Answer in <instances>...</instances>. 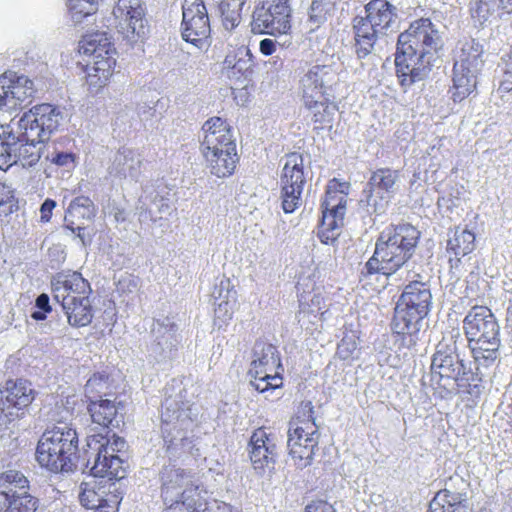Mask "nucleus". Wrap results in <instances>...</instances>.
<instances>
[{
	"label": "nucleus",
	"mask_w": 512,
	"mask_h": 512,
	"mask_svg": "<svg viewBox=\"0 0 512 512\" xmlns=\"http://www.w3.org/2000/svg\"><path fill=\"white\" fill-rule=\"evenodd\" d=\"M20 128L12 119L9 123L0 125V170H7L15 164V145L17 144Z\"/></svg>",
	"instance_id": "obj_33"
},
{
	"label": "nucleus",
	"mask_w": 512,
	"mask_h": 512,
	"mask_svg": "<svg viewBox=\"0 0 512 512\" xmlns=\"http://www.w3.org/2000/svg\"><path fill=\"white\" fill-rule=\"evenodd\" d=\"M305 512H336V509L327 501L316 500L306 506Z\"/></svg>",
	"instance_id": "obj_55"
},
{
	"label": "nucleus",
	"mask_w": 512,
	"mask_h": 512,
	"mask_svg": "<svg viewBox=\"0 0 512 512\" xmlns=\"http://www.w3.org/2000/svg\"><path fill=\"white\" fill-rule=\"evenodd\" d=\"M443 44L439 25L428 18L415 20L398 36L395 66L402 87H410L428 77Z\"/></svg>",
	"instance_id": "obj_1"
},
{
	"label": "nucleus",
	"mask_w": 512,
	"mask_h": 512,
	"mask_svg": "<svg viewBox=\"0 0 512 512\" xmlns=\"http://www.w3.org/2000/svg\"><path fill=\"white\" fill-rule=\"evenodd\" d=\"M249 375L253 378L250 384L251 386L260 393H272L282 385V377L278 372H264L262 374L251 373Z\"/></svg>",
	"instance_id": "obj_43"
},
{
	"label": "nucleus",
	"mask_w": 512,
	"mask_h": 512,
	"mask_svg": "<svg viewBox=\"0 0 512 512\" xmlns=\"http://www.w3.org/2000/svg\"><path fill=\"white\" fill-rule=\"evenodd\" d=\"M320 105H314L310 110H314V122L320 124H330L333 120L335 106L326 105L322 99H319Z\"/></svg>",
	"instance_id": "obj_49"
},
{
	"label": "nucleus",
	"mask_w": 512,
	"mask_h": 512,
	"mask_svg": "<svg viewBox=\"0 0 512 512\" xmlns=\"http://www.w3.org/2000/svg\"><path fill=\"white\" fill-rule=\"evenodd\" d=\"M344 345H345V342L342 341V343L338 346V353L340 354V356L342 358H347L352 353V351L355 349V345L353 344L352 349H348L346 352L344 351Z\"/></svg>",
	"instance_id": "obj_63"
},
{
	"label": "nucleus",
	"mask_w": 512,
	"mask_h": 512,
	"mask_svg": "<svg viewBox=\"0 0 512 512\" xmlns=\"http://www.w3.org/2000/svg\"><path fill=\"white\" fill-rule=\"evenodd\" d=\"M126 448V441L113 434H93L87 436L84 456L86 465L84 472L108 480H120L125 477L123 459L118 453Z\"/></svg>",
	"instance_id": "obj_10"
},
{
	"label": "nucleus",
	"mask_w": 512,
	"mask_h": 512,
	"mask_svg": "<svg viewBox=\"0 0 512 512\" xmlns=\"http://www.w3.org/2000/svg\"><path fill=\"white\" fill-rule=\"evenodd\" d=\"M346 212V198L332 191V185L329 184L325 200L322 203V220L318 231V237L324 244H333L337 241L343 226L344 215Z\"/></svg>",
	"instance_id": "obj_20"
},
{
	"label": "nucleus",
	"mask_w": 512,
	"mask_h": 512,
	"mask_svg": "<svg viewBox=\"0 0 512 512\" xmlns=\"http://www.w3.org/2000/svg\"><path fill=\"white\" fill-rule=\"evenodd\" d=\"M244 5H237L229 1H221L220 10L222 13V22L226 30H232L240 22V12Z\"/></svg>",
	"instance_id": "obj_44"
},
{
	"label": "nucleus",
	"mask_w": 512,
	"mask_h": 512,
	"mask_svg": "<svg viewBox=\"0 0 512 512\" xmlns=\"http://www.w3.org/2000/svg\"><path fill=\"white\" fill-rule=\"evenodd\" d=\"M281 367L277 349L270 343L256 341L253 347V360L251 362V373L262 374L264 372H277Z\"/></svg>",
	"instance_id": "obj_29"
},
{
	"label": "nucleus",
	"mask_w": 512,
	"mask_h": 512,
	"mask_svg": "<svg viewBox=\"0 0 512 512\" xmlns=\"http://www.w3.org/2000/svg\"><path fill=\"white\" fill-rule=\"evenodd\" d=\"M483 52V46L475 39L460 43L453 65L451 93L454 102L463 101L476 89L477 77L484 64Z\"/></svg>",
	"instance_id": "obj_12"
},
{
	"label": "nucleus",
	"mask_w": 512,
	"mask_h": 512,
	"mask_svg": "<svg viewBox=\"0 0 512 512\" xmlns=\"http://www.w3.org/2000/svg\"><path fill=\"white\" fill-rule=\"evenodd\" d=\"M142 157L131 148L123 147L115 154L108 169L111 177L137 181L141 174Z\"/></svg>",
	"instance_id": "obj_27"
},
{
	"label": "nucleus",
	"mask_w": 512,
	"mask_h": 512,
	"mask_svg": "<svg viewBox=\"0 0 512 512\" xmlns=\"http://www.w3.org/2000/svg\"><path fill=\"white\" fill-rule=\"evenodd\" d=\"M100 0H67V7L74 24H80L98 9Z\"/></svg>",
	"instance_id": "obj_42"
},
{
	"label": "nucleus",
	"mask_w": 512,
	"mask_h": 512,
	"mask_svg": "<svg viewBox=\"0 0 512 512\" xmlns=\"http://www.w3.org/2000/svg\"><path fill=\"white\" fill-rule=\"evenodd\" d=\"M151 203L156 206V208H157V210H158V212L160 214H168V213H170L171 207L169 205V200L168 199H166V198L156 194L151 199Z\"/></svg>",
	"instance_id": "obj_57"
},
{
	"label": "nucleus",
	"mask_w": 512,
	"mask_h": 512,
	"mask_svg": "<svg viewBox=\"0 0 512 512\" xmlns=\"http://www.w3.org/2000/svg\"><path fill=\"white\" fill-rule=\"evenodd\" d=\"M159 323L153 328V340L148 348L150 356L156 361H162L172 356L173 350L179 343L177 326L170 323Z\"/></svg>",
	"instance_id": "obj_26"
},
{
	"label": "nucleus",
	"mask_w": 512,
	"mask_h": 512,
	"mask_svg": "<svg viewBox=\"0 0 512 512\" xmlns=\"http://www.w3.org/2000/svg\"><path fill=\"white\" fill-rule=\"evenodd\" d=\"M364 12L365 16L352 21L353 50L362 67L375 64L379 39L395 31L399 23V9L388 0H370Z\"/></svg>",
	"instance_id": "obj_4"
},
{
	"label": "nucleus",
	"mask_w": 512,
	"mask_h": 512,
	"mask_svg": "<svg viewBox=\"0 0 512 512\" xmlns=\"http://www.w3.org/2000/svg\"><path fill=\"white\" fill-rule=\"evenodd\" d=\"M87 486L88 484L85 483V487L79 495L80 503L87 509L96 510L108 498H104L102 493L96 492L94 488H88Z\"/></svg>",
	"instance_id": "obj_48"
},
{
	"label": "nucleus",
	"mask_w": 512,
	"mask_h": 512,
	"mask_svg": "<svg viewBox=\"0 0 512 512\" xmlns=\"http://www.w3.org/2000/svg\"><path fill=\"white\" fill-rule=\"evenodd\" d=\"M88 411L93 423L104 428L113 426L114 422H116V425L119 423L116 419L118 413L117 407L111 400H91L88 405Z\"/></svg>",
	"instance_id": "obj_37"
},
{
	"label": "nucleus",
	"mask_w": 512,
	"mask_h": 512,
	"mask_svg": "<svg viewBox=\"0 0 512 512\" xmlns=\"http://www.w3.org/2000/svg\"><path fill=\"white\" fill-rule=\"evenodd\" d=\"M214 504L217 506V512H232L231 506H229L225 503L219 504L216 501H214ZM201 512H206V511H201Z\"/></svg>",
	"instance_id": "obj_64"
},
{
	"label": "nucleus",
	"mask_w": 512,
	"mask_h": 512,
	"mask_svg": "<svg viewBox=\"0 0 512 512\" xmlns=\"http://www.w3.org/2000/svg\"><path fill=\"white\" fill-rule=\"evenodd\" d=\"M182 11V38L197 46L211 32L206 6L201 0H184Z\"/></svg>",
	"instance_id": "obj_22"
},
{
	"label": "nucleus",
	"mask_w": 512,
	"mask_h": 512,
	"mask_svg": "<svg viewBox=\"0 0 512 512\" xmlns=\"http://www.w3.org/2000/svg\"><path fill=\"white\" fill-rule=\"evenodd\" d=\"M281 188V206L286 214L295 212L302 205L303 190L295 188Z\"/></svg>",
	"instance_id": "obj_45"
},
{
	"label": "nucleus",
	"mask_w": 512,
	"mask_h": 512,
	"mask_svg": "<svg viewBox=\"0 0 512 512\" xmlns=\"http://www.w3.org/2000/svg\"><path fill=\"white\" fill-rule=\"evenodd\" d=\"M253 55L246 46L239 47L233 54L225 57L223 69L228 71V77L248 79L253 73Z\"/></svg>",
	"instance_id": "obj_32"
},
{
	"label": "nucleus",
	"mask_w": 512,
	"mask_h": 512,
	"mask_svg": "<svg viewBox=\"0 0 512 512\" xmlns=\"http://www.w3.org/2000/svg\"><path fill=\"white\" fill-rule=\"evenodd\" d=\"M56 207V202L53 199L47 198L40 207L41 221L49 222L52 216V211Z\"/></svg>",
	"instance_id": "obj_56"
},
{
	"label": "nucleus",
	"mask_w": 512,
	"mask_h": 512,
	"mask_svg": "<svg viewBox=\"0 0 512 512\" xmlns=\"http://www.w3.org/2000/svg\"><path fill=\"white\" fill-rule=\"evenodd\" d=\"M276 41L270 38H265L260 41L259 49L263 55L270 56L276 52Z\"/></svg>",
	"instance_id": "obj_58"
},
{
	"label": "nucleus",
	"mask_w": 512,
	"mask_h": 512,
	"mask_svg": "<svg viewBox=\"0 0 512 512\" xmlns=\"http://www.w3.org/2000/svg\"><path fill=\"white\" fill-rule=\"evenodd\" d=\"M148 195L141 196L138 200V204L136 206V210L139 215V221H147L152 220L155 221V219L152 216L151 209L148 208Z\"/></svg>",
	"instance_id": "obj_54"
},
{
	"label": "nucleus",
	"mask_w": 512,
	"mask_h": 512,
	"mask_svg": "<svg viewBox=\"0 0 512 512\" xmlns=\"http://www.w3.org/2000/svg\"><path fill=\"white\" fill-rule=\"evenodd\" d=\"M63 120L64 114L59 107L43 103L25 112L18 120L14 119V122L20 130H25L26 134L48 141Z\"/></svg>",
	"instance_id": "obj_18"
},
{
	"label": "nucleus",
	"mask_w": 512,
	"mask_h": 512,
	"mask_svg": "<svg viewBox=\"0 0 512 512\" xmlns=\"http://www.w3.org/2000/svg\"><path fill=\"white\" fill-rule=\"evenodd\" d=\"M318 427L312 422L299 426L291 424L288 430L287 448L291 459L298 468H305L312 463L314 449L318 446Z\"/></svg>",
	"instance_id": "obj_19"
},
{
	"label": "nucleus",
	"mask_w": 512,
	"mask_h": 512,
	"mask_svg": "<svg viewBox=\"0 0 512 512\" xmlns=\"http://www.w3.org/2000/svg\"><path fill=\"white\" fill-rule=\"evenodd\" d=\"M431 308L432 293L427 283L412 281L404 287L392 321V330L401 336L403 347L411 349L416 346Z\"/></svg>",
	"instance_id": "obj_5"
},
{
	"label": "nucleus",
	"mask_w": 512,
	"mask_h": 512,
	"mask_svg": "<svg viewBox=\"0 0 512 512\" xmlns=\"http://www.w3.org/2000/svg\"><path fill=\"white\" fill-rule=\"evenodd\" d=\"M72 327L88 326L93 319V309L90 296H81V299L66 298V302L60 303Z\"/></svg>",
	"instance_id": "obj_30"
},
{
	"label": "nucleus",
	"mask_w": 512,
	"mask_h": 512,
	"mask_svg": "<svg viewBox=\"0 0 512 512\" xmlns=\"http://www.w3.org/2000/svg\"><path fill=\"white\" fill-rule=\"evenodd\" d=\"M161 495L166 512H201L208 510L207 491L191 482L190 473L174 464L164 465L160 472Z\"/></svg>",
	"instance_id": "obj_9"
},
{
	"label": "nucleus",
	"mask_w": 512,
	"mask_h": 512,
	"mask_svg": "<svg viewBox=\"0 0 512 512\" xmlns=\"http://www.w3.org/2000/svg\"><path fill=\"white\" fill-rule=\"evenodd\" d=\"M34 400L32 384L22 378L9 379L0 387V427L20 418Z\"/></svg>",
	"instance_id": "obj_17"
},
{
	"label": "nucleus",
	"mask_w": 512,
	"mask_h": 512,
	"mask_svg": "<svg viewBox=\"0 0 512 512\" xmlns=\"http://www.w3.org/2000/svg\"><path fill=\"white\" fill-rule=\"evenodd\" d=\"M118 501L115 496L108 498L105 500L102 505H100L95 512H115V508Z\"/></svg>",
	"instance_id": "obj_60"
},
{
	"label": "nucleus",
	"mask_w": 512,
	"mask_h": 512,
	"mask_svg": "<svg viewBox=\"0 0 512 512\" xmlns=\"http://www.w3.org/2000/svg\"><path fill=\"white\" fill-rule=\"evenodd\" d=\"M428 512H471L467 501H442V495H436L430 502Z\"/></svg>",
	"instance_id": "obj_46"
},
{
	"label": "nucleus",
	"mask_w": 512,
	"mask_h": 512,
	"mask_svg": "<svg viewBox=\"0 0 512 512\" xmlns=\"http://www.w3.org/2000/svg\"><path fill=\"white\" fill-rule=\"evenodd\" d=\"M250 460L255 470H263L265 467L274 465L278 456V448L273 435L268 434L265 429H256L250 437Z\"/></svg>",
	"instance_id": "obj_24"
},
{
	"label": "nucleus",
	"mask_w": 512,
	"mask_h": 512,
	"mask_svg": "<svg viewBox=\"0 0 512 512\" xmlns=\"http://www.w3.org/2000/svg\"><path fill=\"white\" fill-rule=\"evenodd\" d=\"M451 233L447 241V252L453 254L457 260L474 250L475 234L472 231L457 226Z\"/></svg>",
	"instance_id": "obj_35"
},
{
	"label": "nucleus",
	"mask_w": 512,
	"mask_h": 512,
	"mask_svg": "<svg viewBox=\"0 0 512 512\" xmlns=\"http://www.w3.org/2000/svg\"><path fill=\"white\" fill-rule=\"evenodd\" d=\"M96 215V208L93 201L86 196H79L73 199L65 214V228L76 233L82 244L90 243V235L85 233L86 222H91Z\"/></svg>",
	"instance_id": "obj_23"
},
{
	"label": "nucleus",
	"mask_w": 512,
	"mask_h": 512,
	"mask_svg": "<svg viewBox=\"0 0 512 512\" xmlns=\"http://www.w3.org/2000/svg\"><path fill=\"white\" fill-rule=\"evenodd\" d=\"M503 290L506 294L511 295L507 308V321H512V278H507L503 281Z\"/></svg>",
	"instance_id": "obj_59"
},
{
	"label": "nucleus",
	"mask_w": 512,
	"mask_h": 512,
	"mask_svg": "<svg viewBox=\"0 0 512 512\" xmlns=\"http://www.w3.org/2000/svg\"><path fill=\"white\" fill-rule=\"evenodd\" d=\"M9 78L6 75L0 76V110L10 109L12 102L9 99Z\"/></svg>",
	"instance_id": "obj_53"
},
{
	"label": "nucleus",
	"mask_w": 512,
	"mask_h": 512,
	"mask_svg": "<svg viewBox=\"0 0 512 512\" xmlns=\"http://www.w3.org/2000/svg\"><path fill=\"white\" fill-rule=\"evenodd\" d=\"M482 366L466 362L458 353L454 336L443 338L431 358L430 380L432 385L443 388L448 395L469 394L478 398L482 393Z\"/></svg>",
	"instance_id": "obj_2"
},
{
	"label": "nucleus",
	"mask_w": 512,
	"mask_h": 512,
	"mask_svg": "<svg viewBox=\"0 0 512 512\" xmlns=\"http://www.w3.org/2000/svg\"><path fill=\"white\" fill-rule=\"evenodd\" d=\"M108 388V376L105 373H94L85 385L86 397L91 401L100 396Z\"/></svg>",
	"instance_id": "obj_47"
},
{
	"label": "nucleus",
	"mask_w": 512,
	"mask_h": 512,
	"mask_svg": "<svg viewBox=\"0 0 512 512\" xmlns=\"http://www.w3.org/2000/svg\"><path fill=\"white\" fill-rule=\"evenodd\" d=\"M54 299L59 303L66 302V298L81 299V296H90L92 289L90 283L79 272L58 274L51 282Z\"/></svg>",
	"instance_id": "obj_25"
},
{
	"label": "nucleus",
	"mask_w": 512,
	"mask_h": 512,
	"mask_svg": "<svg viewBox=\"0 0 512 512\" xmlns=\"http://www.w3.org/2000/svg\"><path fill=\"white\" fill-rule=\"evenodd\" d=\"M469 483L462 476L454 474L448 478L445 488L436 495H442V501H467Z\"/></svg>",
	"instance_id": "obj_41"
},
{
	"label": "nucleus",
	"mask_w": 512,
	"mask_h": 512,
	"mask_svg": "<svg viewBox=\"0 0 512 512\" xmlns=\"http://www.w3.org/2000/svg\"><path fill=\"white\" fill-rule=\"evenodd\" d=\"M9 99L10 109H15L27 102L35 93L33 82L26 76H19L16 79L9 78Z\"/></svg>",
	"instance_id": "obj_38"
},
{
	"label": "nucleus",
	"mask_w": 512,
	"mask_h": 512,
	"mask_svg": "<svg viewBox=\"0 0 512 512\" xmlns=\"http://www.w3.org/2000/svg\"><path fill=\"white\" fill-rule=\"evenodd\" d=\"M463 329L474 363L483 368L492 366L500 355L501 340L500 326L491 310L473 307L463 320Z\"/></svg>",
	"instance_id": "obj_6"
},
{
	"label": "nucleus",
	"mask_w": 512,
	"mask_h": 512,
	"mask_svg": "<svg viewBox=\"0 0 512 512\" xmlns=\"http://www.w3.org/2000/svg\"><path fill=\"white\" fill-rule=\"evenodd\" d=\"M200 137L201 152L211 174L219 178L230 176L238 158L229 125L220 117H212L203 124Z\"/></svg>",
	"instance_id": "obj_8"
},
{
	"label": "nucleus",
	"mask_w": 512,
	"mask_h": 512,
	"mask_svg": "<svg viewBox=\"0 0 512 512\" xmlns=\"http://www.w3.org/2000/svg\"><path fill=\"white\" fill-rule=\"evenodd\" d=\"M113 16L118 33L131 45L143 42L149 33L141 0H118L113 8Z\"/></svg>",
	"instance_id": "obj_15"
},
{
	"label": "nucleus",
	"mask_w": 512,
	"mask_h": 512,
	"mask_svg": "<svg viewBox=\"0 0 512 512\" xmlns=\"http://www.w3.org/2000/svg\"><path fill=\"white\" fill-rule=\"evenodd\" d=\"M502 72L503 77L499 88L504 92H510L512 90V55L502 59Z\"/></svg>",
	"instance_id": "obj_52"
},
{
	"label": "nucleus",
	"mask_w": 512,
	"mask_h": 512,
	"mask_svg": "<svg viewBox=\"0 0 512 512\" xmlns=\"http://www.w3.org/2000/svg\"><path fill=\"white\" fill-rule=\"evenodd\" d=\"M192 408L171 396L162 402V433L167 452L176 456L182 452L193 454L194 442L188 436L193 425Z\"/></svg>",
	"instance_id": "obj_11"
},
{
	"label": "nucleus",
	"mask_w": 512,
	"mask_h": 512,
	"mask_svg": "<svg viewBox=\"0 0 512 512\" xmlns=\"http://www.w3.org/2000/svg\"><path fill=\"white\" fill-rule=\"evenodd\" d=\"M212 297L215 299V305L218 306L215 312L218 314L224 309L225 313L230 318L231 313L228 314V308H231V303L236 301V291L230 279L222 278L220 282L215 285L212 291Z\"/></svg>",
	"instance_id": "obj_40"
},
{
	"label": "nucleus",
	"mask_w": 512,
	"mask_h": 512,
	"mask_svg": "<svg viewBox=\"0 0 512 512\" xmlns=\"http://www.w3.org/2000/svg\"><path fill=\"white\" fill-rule=\"evenodd\" d=\"M78 434L68 423L59 420L38 441L36 460L52 473H68L76 468Z\"/></svg>",
	"instance_id": "obj_7"
},
{
	"label": "nucleus",
	"mask_w": 512,
	"mask_h": 512,
	"mask_svg": "<svg viewBox=\"0 0 512 512\" xmlns=\"http://www.w3.org/2000/svg\"><path fill=\"white\" fill-rule=\"evenodd\" d=\"M335 77L336 73L330 65L315 64L304 68L299 79V89L304 105L307 108L320 105L319 99H323Z\"/></svg>",
	"instance_id": "obj_21"
},
{
	"label": "nucleus",
	"mask_w": 512,
	"mask_h": 512,
	"mask_svg": "<svg viewBox=\"0 0 512 512\" xmlns=\"http://www.w3.org/2000/svg\"><path fill=\"white\" fill-rule=\"evenodd\" d=\"M79 51L93 57V65L87 73V83L95 87L104 86L116 64V50L108 34L98 31L86 34L79 43Z\"/></svg>",
	"instance_id": "obj_13"
},
{
	"label": "nucleus",
	"mask_w": 512,
	"mask_h": 512,
	"mask_svg": "<svg viewBox=\"0 0 512 512\" xmlns=\"http://www.w3.org/2000/svg\"><path fill=\"white\" fill-rule=\"evenodd\" d=\"M500 10L511 13L512 0H475L470 8L472 18L480 25L490 21V18Z\"/></svg>",
	"instance_id": "obj_34"
},
{
	"label": "nucleus",
	"mask_w": 512,
	"mask_h": 512,
	"mask_svg": "<svg viewBox=\"0 0 512 512\" xmlns=\"http://www.w3.org/2000/svg\"><path fill=\"white\" fill-rule=\"evenodd\" d=\"M443 147V140L436 139L435 143L431 144L427 149V154L431 156L433 159H438V155L441 154V149Z\"/></svg>",
	"instance_id": "obj_61"
},
{
	"label": "nucleus",
	"mask_w": 512,
	"mask_h": 512,
	"mask_svg": "<svg viewBox=\"0 0 512 512\" xmlns=\"http://www.w3.org/2000/svg\"><path fill=\"white\" fill-rule=\"evenodd\" d=\"M420 231L409 223L390 225L378 236L373 255L360 272L361 280H370L376 274L386 277L396 273L415 254Z\"/></svg>",
	"instance_id": "obj_3"
},
{
	"label": "nucleus",
	"mask_w": 512,
	"mask_h": 512,
	"mask_svg": "<svg viewBox=\"0 0 512 512\" xmlns=\"http://www.w3.org/2000/svg\"><path fill=\"white\" fill-rule=\"evenodd\" d=\"M29 481L20 471L8 470L0 473V496L5 501L27 492Z\"/></svg>",
	"instance_id": "obj_36"
},
{
	"label": "nucleus",
	"mask_w": 512,
	"mask_h": 512,
	"mask_svg": "<svg viewBox=\"0 0 512 512\" xmlns=\"http://www.w3.org/2000/svg\"><path fill=\"white\" fill-rule=\"evenodd\" d=\"M15 136H18L17 144L15 145V164L20 162L23 167H32L38 163L41 158L43 144L46 140L41 137H33L25 133L21 129Z\"/></svg>",
	"instance_id": "obj_28"
},
{
	"label": "nucleus",
	"mask_w": 512,
	"mask_h": 512,
	"mask_svg": "<svg viewBox=\"0 0 512 512\" xmlns=\"http://www.w3.org/2000/svg\"><path fill=\"white\" fill-rule=\"evenodd\" d=\"M51 163L65 168L66 170H71L75 167V154L72 152H64V151H55L46 157Z\"/></svg>",
	"instance_id": "obj_51"
},
{
	"label": "nucleus",
	"mask_w": 512,
	"mask_h": 512,
	"mask_svg": "<svg viewBox=\"0 0 512 512\" xmlns=\"http://www.w3.org/2000/svg\"><path fill=\"white\" fill-rule=\"evenodd\" d=\"M113 216L116 222L122 223L127 219V212L125 209L115 207L113 208Z\"/></svg>",
	"instance_id": "obj_62"
},
{
	"label": "nucleus",
	"mask_w": 512,
	"mask_h": 512,
	"mask_svg": "<svg viewBox=\"0 0 512 512\" xmlns=\"http://www.w3.org/2000/svg\"><path fill=\"white\" fill-rule=\"evenodd\" d=\"M35 310L31 313V318L35 321H43L47 314L52 311L50 298L46 293L40 294L35 300Z\"/></svg>",
	"instance_id": "obj_50"
},
{
	"label": "nucleus",
	"mask_w": 512,
	"mask_h": 512,
	"mask_svg": "<svg viewBox=\"0 0 512 512\" xmlns=\"http://www.w3.org/2000/svg\"><path fill=\"white\" fill-rule=\"evenodd\" d=\"M401 177L399 170L380 168L374 171L363 190L365 203L369 213L383 214L388 208L392 198L400 190Z\"/></svg>",
	"instance_id": "obj_14"
},
{
	"label": "nucleus",
	"mask_w": 512,
	"mask_h": 512,
	"mask_svg": "<svg viewBox=\"0 0 512 512\" xmlns=\"http://www.w3.org/2000/svg\"><path fill=\"white\" fill-rule=\"evenodd\" d=\"M339 0H312L308 11L310 30L314 31L333 15Z\"/></svg>",
	"instance_id": "obj_39"
},
{
	"label": "nucleus",
	"mask_w": 512,
	"mask_h": 512,
	"mask_svg": "<svg viewBox=\"0 0 512 512\" xmlns=\"http://www.w3.org/2000/svg\"><path fill=\"white\" fill-rule=\"evenodd\" d=\"M305 183L306 177L302 155L297 152L286 155L280 176V187L303 190Z\"/></svg>",
	"instance_id": "obj_31"
},
{
	"label": "nucleus",
	"mask_w": 512,
	"mask_h": 512,
	"mask_svg": "<svg viewBox=\"0 0 512 512\" xmlns=\"http://www.w3.org/2000/svg\"><path fill=\"white\" fill-rule=\"evenodd\" d=\"M291 8L288 0H261L252 16V31L259 34L282 35L290 28Z\"/></svg>",
	"instance_id": "obj_16"
}]
</instances>
